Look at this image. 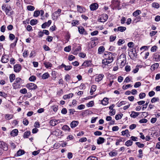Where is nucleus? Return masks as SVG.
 <instances>
[{"instance_id": "nucleus-43", "label": "nucleus", "mask_w": 160, "mask_h": 160, "mask_svg": "<svg viewBox=\"0 0 160 160\" xmlns=\"http://www.w3.org/2000/svg\"><path fill=\"white\" fill-rule=\"evenodd\" d=\"M111 63V62H109V61L107 59H106V58H105L102 60V63L103 64H104L105 65H108V64H109Z\"/></svg>"}, {"instance_id": "nucleus-47", "label": "nucleus", "mask_w": 160, "mask_h": 160, "mask_svg": "<svg viewBox=\"0 0 160 160\" xmlns=\"http://www.w3.org/2000/svg\"><path fill=\"white\" fill-rule=\"evenodd\" d=\"M94 104V102L92 101L89 102L86 104V106L88 107H92Z\"/></svg>"}, {"instance_id": "nucleus-62", "label": "nucleus", "mask_w": 160, "mask_h": 160, "mask_svg": "<svg viewBox=\"0 0 160 160\" xmlns=\"http://www.w3.org/2000/svg\"><path fill=\"white\" fill-rule=\"evenodd\" d=\"M23 124L26 126L28 124V121L26 118H24L22 122Z\"/></svg>"}, {"instance_id": "nucleus-33", "label": "nucleus", "mask_w": 160, "mask_h": 160, "mask_svg": "<svg viewBox=\"0 0 160 160\" xmlns=\"http://www.w3.org/2000/svg\"><path fill=\"white\" fill-rule=\"evenodd\" d=\"M30 132L28 131H27L25 132L23 135V138H27L30 135Z\"/></svg>"}, {"instance_id": "nucleus-41", "label": "nucleus", "mask_w": 160, "mask_h": 160, "mask_svg": "<svg viewBox=\"0 0 160 160\" xmlns=\"http://www.w3.org/2000/svg\"><path fill=\"white\" fill-rule=\"evenodd\" d=\"M13 115L12 114H6L5 115V118L7 120H10L12 118Z\"/></svg>"}, {"instance_id": "nucleus-8", "label": "nucleus", "mask_w": 160, "mask_h": 160, "mask_svg": "<svg viewBox=\"0 0 160 160\" xmlns=\"http://www.w3.org/2000/svg\"><path fill=\"white\" fill-rule=\"evenodd\" d=\"M9 57L7 55H2V57L1 61L2 63H6L9 61Z\"/></svg>"}, {"instance_id": "nucleus-52", "label": "nucleus", "mask_w": 160, "mask_h": 160, "mask_svg": "<svg viewBox=\"0 0 160 160\" xmlns=\"http://www.w3.org/2000/svg\"><path fill=\"white\" fill-rule=\"evenodd\" d=\"M52 79H53V80H55V79H56V74H57V72H56L54 71H53L52 72Z\"/></svg>"}, {"instance_id": "nucleus-11", "label": "nucleus", "mask_w": 160, "mask_h": 160, "mask_svg": "<svg viewBox=\"0 0 160 160\" xmlns=\"http://www.w3.org/2000/svg\"><path fill=\"white\" fill-rule=\"evenodd\" d=\"M104 75L102 74H101L98 75V76H97L95 78V81L98 82H99L102 79Z\"/></svg>"}, {"instance_id": "nucleus-5", "label": "nucleus", "mask_w": 160, "mask_h": 160, "mask_svg": "<svg viewBox=\"0 0 160 160\" xmlns=\"http://www.w3.org/2000/svg\"><path fill=\"white\" fill-rule=\"evenodd\" d=\"M21 80V79L20 78L18 77L16 78L15 81L12 84V86L14 89L17 88L20 86L19 83Z\"/></svg>"}, {"instance_id": "nucleus-54", "label": "nucleus", "mask_w": 160, "mask_h": 160, "mask_svg": "<svg viewBox=\"0 0 160 160\" xmlns=\"http://www.w3.org/2000/svg\"><path fill=\"white\" fill-rule=\"evenodd\" d=\"M40 15L39 10H36L34 12L33 16L34 17H38Z\"/></svg>"}, {"instance_id": "nucleus-50", "label": "nucleus", "mask_w": 160, "mask_h": 160, "mask_svg": "<svg viewBox=\"0 0 160 160\" xmlns=\"http://www.w3.org/2000/svg\"><path fill=\"white\" fill-rule=\"evenodd\" d=\"M159 100L158 98L154 97L151 100V102L152 103H154L157 101H159Z\"/></svg>"}, {"instance_id": "nucleus-26", "label": "nucleus", "mask_w": 160, "mask_h": 160, "mask_svg": "<svg viewBox=\"0 0 160 160\" xmlns=\"http://www.w3.org/2000/svg\"><path fill=\"white\" fill-rule=\"evenodd\" d=\"M96 89V86L95 85H92V87L90 91V93L91 95L93 94V92H94Z\"/></svg>"}, {"instance_id": "nucleus-61", "label": "nucleus", "mask_w": 160, "mask_h": 160, "mask_svg": "<svg viewBox=\"0 0 160 160\" xmlns=\"http://www.w3.org/2000/svg\"><path fill=\"white\" fill-rule=\"evenodd\" d=\"M128 45L129 48H133L134 46V44L132 42H130L128 43Z\"/></svg>"}, {"instance_id": "nucleus-14", "label": "nucleus", "mask_w": 160, "mask_h": 160, "mask_svg": "<svg viewBox=\"0 0 160 160\" xmlns=\"http://www.w3.org/2000/svg\"><path fill=\"white\" fill-rule=\"evenodd\" d=\"M98 4L96 3L92 4L90 6V8L91 10L94 11L97 9L98 8Z\"/></svg>"}, {"instance_id": "nucleus-63", "label": "nucleus", "mask_w": 160, "mask_h": 160, "mask_svg": "<svg viewBox=\"0 0 160 160\" xmlns=\"http://www.w3.org/2000/svg\"><path fill=\"white\" fill-rule=\"evenodd\" d=\"M148 120L146 119H142L140 120L139 122L140 123H146L148 122Z\"/></svg>"}, {"instance_id": "nucleus-23", "label": "nucleus", "mask_w": 160, "mask_h": 160, "mask_svg": "<svg viewBox=\"0 0 160 160\" xmlns=\"http://www.w3.org/2000/svg\"><path fill=\"white\" fill-rule=\"evenodd\" d=\"M18 131L17 129H15L12 131L10 133L11 135L13 137L16 136L18 135Z\"/></svg>"}, {"instance_id": "nucleus-1", "label": "nucleus", "mask_w": 160, "mask_h": 160, "mask_svg": "<svg viewBox=\"0 0 160 160\" xmlns=\"http://www.w3.org/2000/svg\"><path fill=\"white\" fill-rule=\"evenodd\" d=\"M113 53L108 52H105L103 55V57L107 59L109 61V62H112L113 60V57L114 56V54Z\"/></svg>"}, {"instance_id": "nucleus-32", "label": "nucleus", "mask_w": 160, "mask_h": 160, "mask_svg": "<svg viewBox=\"0 0 160 160\" xmlns=\"http://www.w3.org/2000/svg\"><path fill=\"white\" fill-rule=\"evenodd\" d=\"M108 98H105L103 100H102V105H106L108 103Z\"/></svg>"}, {"instance_id": "nucleus-48", "label": "nucleus", "mask_w": 160, "mask_h": 160, "mask_svg": "<svg viewBox=\"0 0 160 160\" xmlns=\"http://www.w3.org/2000/svg\"><path fill=\"white\" fill-rule=\"evenodd\" d=\"M49 123L50 125L53 126H54L57 124L55 119L51 120L50 121Z\"/></svg>"}, {"instance_id": "nucleus-55", "label": "nucleus", "mask_w": 160, "mask_h": 160, "mask_svg": "<svg viewBox=\"0 0 160 160\" xmlns=\"http://www.w3.org/2000/svg\"><path fill=\"white\" fill-rule=\"evenodd\" d=\"M36 77L34 75H32L29 78V79L30 81L34 82L36 80Z\"/></svg>"}, {"instance_id": "nucleus-10", "label": "nucleus", "mask_w": 160, "mask_h": 160, "mask_svg": "<svg viewBox=\"0 0 160 160\" xmlns=\"http://www.w3.org/2000/svg\"><path fill=\"white\" fill-rule=\"evenodd\" d=\"M21 65L19 64H16L14 66V70L16 72H19L21 70Z\"/></svg>"}, {"instance_id": "nucleus-6", "label": "nucleus", "mask_w": 160, "mask_h": 160, "mask_svg": "<svg viewBox=\"0 0 160 160\" xmlns=\"http://www.w3.org/2000/svg\"><path fill=\"white\" fill-rule=\"evenodd\" d=\"M62 10L58 9V10L55 12L52 15V18L53 19H56L60 16L59 14L61 13Z\"/></svg>"}, {"instance_id": "nucleus-40", "label": "nucleus", "mask_w": 160, "mask_h": 160, "mask_svg": "<svg viewBox=\"0 0 160 160\" xmlns=\"http://www.w3.org/2000/svg\"><path fill=\"white\" fill-rule=\"evenodd\" d=\"M62 130L64 131H67V130L68 131H70V128L67 125H64L62 128Z\"/></svg>"}, {"instance_id": "nucleus-29", "label": "nucleus", "mask_w": 160, "mask_h": 160, "mask_svg": "<svg viewBox=\"0 0 160 160\" xmlns=\"http://www.w3.org/2000/svg\"><path fill=\"white\" fill-rule=\"evenodd\" d=\"M105 48L103 46H100V47L98 50V53L99 54H101L104 51Z\"/></svg>"}, {"instance_id": "nucleus-27", "label": "nucleus", "mask_w": 160, "mask_h": 160, "mask_svg": "<svg viewBox=\"0 0 160 160\" xmlns=\"http://www.w3.org/2000/svg\"><path fill=\"white\" fill-rule=\"evenodd\" d=\"M78 30L79 32L81 34H85L86 32L85 29L83 27H81L78 28Z\"/></svg>"}, {"instance_id": "nucleus-24", "label": "nucleus", "mask_w": 160, "mask_h": 160, "mask_svg": "<svg viewBox=\"0 0 160 160\" xmlns=\"http://www.w3.org/2000/svg\"><path fill=\"white\" fill-rule=\"evenodd\" d=\"M45 67L47 68H51L52 66V64L49 62L45 61L44 63Z\"/></svg>"}, {"instance_id": "nucleus-39", "label": "nucleus", "mask_w": 160, "mask_h": 160, "mask_svg": "<svg viewBox=\"0 0 160 160\" xmlns=\"http://www.w3.org/2000/svg\"><path fill=\"white\" fill-rule=\"evenodd\" d=\"M152 7L155 8H158L159 7V4L156 2H154L152 4Z\"/></svg>"}, {"instance_id": "nucleus-31", "label": "nucleus", "mask_w": 160, "mask_h": 160, "mask_svg": "<svg viewBox=\"0 0 160 160\" xmlns=\"http://www.w3.org/2000/svg\"><path fill=\"white\" fill-rule=\"evenodd\" d=\"M50 76L48 72L44 73L42 76V79H45L48 78Z\"/></svg>"}, {"instance_id": "nucleus-21", "label": "nucleus", "mask_w": 160, "mask_h": 160, "mask_svg": "<svg viewBox=\"0 0 160 160\" xmlns=\"http://www.w3.org/2000/svg\"><path fill=\"white\" fill-rule=\"evenodd\" d=\"M92 65L91 61L90 60L86 61L82 64V66L85 67H89Z\"/></svg>"}, {"instance_id": "nucleus-12", "label": "nucleus", "mask_w": 160, "mask_h": 160, "mask_svg": "<svg viewBox=\"0 0 160 160\" xmlns=\"http://www.w3.org/2000/svg\"><path fill=\"white\" fill-rule=\"evenodd\" d=\"M11 8L10 6H9V8H7L5 11H4L6 14L8 16H11L13 15L14 13V12L13 11H10V10L9 9H11Z\"/></svg>"}, {"instance_id": "nucleus-44", "label": "nucleus", "mask_w": 160, "mask_h": 160, "mask_svg": "<svg viewBox=\"0 0 160 160\" xmlns=\"http://www.w3.org/2000/svg\"><path fill=\"white\" fill-rule=\"evenodd\" d=\"M38 22L36 19H32L30 22V24L31 25L33 26L36 24Z\"/></svg>"}, {"instance_id": "nucleus-64", "label": "nucleus", "mask_w": 160, "mask_h": 160, "mask_svg": "<svg viewBox=\"0 0 160 160\" xmlns=\"http://www.w3.org/2000/svg\"><path fill=\"white\" fill-rule=\"evenodd\" d=\"M112 111L109 112V114L111 116H113L115 114L116 111L115 109L112 110Z\"/></svg>"}, {"instance_id": "nucleus-3", "label": "nucleus", "mask_w": 160, "mask_h": 160, "mask_svg": "<svg viewBox=\"0 0 160 160\" xmlns=\"http://www.w3.org/2000/svg\"><path fill=\"white\" fill-rule=\"evenodd\" d=\"M8 149V145L7 144L4 143L3 142L0 141V155L2 154V150L7 151Z\"/></svg>"}, {"instance_id": "nucleus-51", "label": "nucleus", "mask_w": 160, "mask_h": 160, "mask_svg": "<svg viewBox=\"0 0 160 160\" xmlns=\"http://www.w3.org/2000/svg\"><path fill=\"white\" fill-rule=\"evenodd\" d=\"M135 144L138 146V147L139 148H143L144 146V144L143 143H141L139 142H137L135 143Z\"/></svg>"}, {"instance_id": "nucleus-13", "label": "nucleus", "mask_w": 160, "mask_h": 160, "mask_svg": "<svg viewBox=\"0 0 160 160\" xmlns=\"http://www.w3.org/2000/svg\"><path fill=\"white\" fill-rule=\"evenodd\" d=\"M60 68H64V70L65 71H69L72 69V66H66L63 63H62V64L60 66Z\"/></svg>"}, {"instance_id": "nucleus-28", "label": "nucleus", "mask_w": 160, "mask_h": 160, "mask_svg": "<svg viewBox=\"0 0 160 160\" xmlns=\"http://www.w3.org/2000/svg\"><path fill=\"white\" fill-rule=\"evenodd\" d=\"M141 13V11L139 10H137L136 11L134 12L133 13L132 15L135 17L138 16Z\"/></svg>"}, {"instance_id": "nucleus-22", "label": "nucleus", "mask_w": 160, "mask_h": 160, "mask_svg": "<svg viewBox=\"0 0 160 160\" xmlns=\"http://www.w3.org/2000/svg\"><path fill=\"white\" fill-rule=\"evenodd\" d=\"M122 135V136H125L127 137L130 136L129 134V132L128 129H126L124 131H123L121 132Z\"/></svg>"}, {"instance_id": "nucleus-42", "label": "nucleus", "mask_w": 160, "mask_h": 160, "mask_svg": "<svg viewBox=\"0 0 160 160\" xmlns=\"http://www.w3.org/2000/svg\"><path fill=\"white\" fill-rule=\"evenodd\" d=\"M10 81L11 82H12L15 78V75L13 74H11L9 77Z\"/></svg>"}, {"instance_id": "nucleus-30", "label": "nucleus", "mask_w": 160, "mask_h": 160, "mask_svg": "<svg viewBox=\"0 0 160 160\" xmlns=\"http://www.w3.org/2000/svg\"><path fill=\"white\" fill-rule=\"evenodd\" d=\"M139 115V113L138 112H136L134 111H132V113L130 115L131 117L133 118H135L136 117L138 116Z\"/></svg>"}, {"instance_id": "nucleus-9", "label": "nucleus", "mask_w": 160, "mask_h": 160, "mask_svg": "<svg viewBox=\"0 0 160 160\" xmlns=\"http://www.w3.org/2000/svg\"><path fill=\"white\" fill-rule=\"evenodd\" d=\"M135 51H134L133 49H131L132 54L131 56H130V58L132 60H134L135 59L137 58V55L135 49Z\"/></svg>"}, {"instance_id": "nucleus-46", "label": "nucleus", "mask_w": 160, "mask_h": 160, "mask_svg": "<svg viewBox=\"0 0 160 160\" xmlns=\"http://www.w3.org/2000/svg\"><path fill=\"white\" fill-rule=\"evenodd\" d=\"M122 116L123 114L122 113L117 114L115 116V118L116 120H118L121 119L122 118Z\"/></svg>"}, {"instance_id": "nucleus-36", "label": "nucleus", "mask_w": 160, "mask_h": 160, "mask_svg": "<svg viewBox=\"0 0 160 160\" xmlns=\"http://www.w3.org/2000/svg\"><path fill=\"white\" fill-rule=\"evenodd\" d=\"M132 143H133V142L132 140H129L125 142V144L126 146H127L128 147H129V146H131L132 145Z\"/></svg>"}, {"instance_id": "nucleus-49", "label": "nucleus", "mask_w": 160, "mask_h": 160, "mask_svg": "<svg viewBox=\"0 0 160 160\" xmlns=\"http://www.w3.org/2000/svg\"><path fill=\"white\" fill-rule=\"evenodd\" d=\"M98 158L97 157L94 156H90L88 157L86 160H98Z\"/></svg>"}, {"instance_id": "nucleus-4", "label": "nucleus", "mask_w": 160, "mask_h": 160, "mask_svg": "<svg viewBox=\"0 0 160 160\" xmlns=\"http://www.w3.org/2000/svg\"><path fill=\"white\" fill-rule=\"evenodd\" d=\"M108 18V16L107 14L103 13L99 16L98 20L101 22H104L107 20Z\"/></svg>"}, {"instance_id": "nucleus-58", "label": "nucleus", "mask_w": 160, "mask_h": 160, "mask_svg": "<svg viewBox=\"0 0 160 160\" xmlns=\"http://www.w3.org/2000/svg\"><path fill=\"white\" fill-rule=\"evenodd\" d=\"M141 85V83L140 82H137L135 83L134 87L135 88H138Z\"/></svg>"}, {"instance_id": "nucleus-34", "label": "nucleus", "mask_w": 160, "mask_h": 160, "mask_svg": "<svg viewBox=\"0 0 160 160\" xmlns=\"http://www.w3.org/2000/svg\"><path fill=\"white\" fill-rule=\"evenodd\" d=\"M159 64L158 63H156L153 64L151 66V69H153V70H155L156 69L158 68L159 66Z\"/></svg>"}, {"instance_id": "nucleus-37", "label": "nucleus", "mask_w": 160, "mask_h": 160, "mask_svg": "<svg viewBox=\"0 0 160 160\" xmlns=\"http://www.w3.org/2000/svg\"><path fill=\"white\" fill-rule=\"evenodd\" d=\"M25 153V152L24 150H20L18 151L17 152V156H20L23 154Z\"/></svg>"}, {"instance_id": "nucleus-35", "label": "nucleus", "mask_w": 160, "mask_h": 160, "mask_svg": "<svg viewBox=\"0 0 160 160\" xmlns=\"http://www.w3.org/2000/svg\"><path fill=\"white\" fill-rule=\"evenodd\" d=\"M126 29L125 27L120 26L118 28V31L121 32H123L125 31Z\"/></svg>"}, {"instance_id": "nucleus-60", "label": "nucleus", "mask_w": 160, "mask_h": 160, "mask_svg": "<svg viewBox=\"0 0 160 160\" xmlns=\"http://www.w3.org/2000/svg\"><path fill=\"white\" fill-rule=\"evenodd\" d=\"M85 108V106L83 104H81L77 107V108L79 110H82Z\"/></svg>"}, {"instance_id": "nucleus-59", "label": "nucleus", "mask_w": 160, "mask_h": 160, "mask_svg": "<svg viewBox=\"0 0 160 160\" xmlns=\"http://www.w3.org/2000/svg\"><path fill=\"white\" fill-rule=\"evenodd\" d=\"M70 38V34L68 32L66 33L65 36V38L66 40H69Z\"/></svg>"}, {"instance_id": "nucleus-7", "label": "nucleus", "mask_w": 160, "mask_h": 160, "mask_svg": "<svg viewBox=\"0 0 160 160\" xmlns=\"http://www.w3.org/2000/svg\"><path fill=\"white\" fill-rule=\"evenodd\" d=\"M26 87L30 90H35L37 88V85L32 83H28L26 85Z\"/></svg>"}, {"instance_id": "nucleus-25", "label": "nucleus", "mask_w": 160, "mask_h": 160, "mask_svg": "<svg viewBox=\"0 0 160 160\" xmlns=\"http://www.w3.org/2000/svg\"><path fill=\"white\" fill-rule=\"evenodd\" d=\"M73 94L72 93H70L67 95H65L63 96V99H67L70 98H72L73 96Z\"/></svg>"}, {"instance_id": "nucleus-53", "label": "nucleus", "mask_w": 160, "mask_h": 160, "mask_svg": "<svg viewBox=\"0 0 160 160\" xmlns=\"http://www.w3.org/2000/svg\"><path fill=\"white\" fill-rule=\"evenodd\" d=\"M27 8L28 10L30 11H33L35 9L34 7L31 5L28 6L27 7Z\"/></svg>"}, {"instance_id": "nucleus-16", "label": "nucleus", "mask_w": 160, "mask_h": 160, "mask_svg": "<svg viewBox=\"0 0 160 160\" xmlns=\"http://www.w3.org/2000/svg\"><path fill=\"white\" fill-rule=\"evenodd\" d=\"M126 56L125 54L122 53L119 56V58L121 59V64L124 62V61H126Z\"/></svg>"}, {"instance_id": "nucleus-19", "label": "nucleus", "mask_w": 160, "mask_h": 160, "mask_svg": "<svg viewBox=\"0 0 160 160\" xmlns=\"http://www.w3.org/2000/svg\"><path fill=\"white\" fill-rule=\"evenodd\" d=\"M79 122L78 121H73L70 124V126L72 128L76 127L78 124Z\"/></svg>"}, {"instance_id": "nucleus-57", "label": "nucleus", "mask_w": 160, "mask_h": 160, "mask_svg": "<svg viewBox=\"0 0 160 160\" xmlns=\"http://www.w3.org/2000/svg\"><path fill=\"white\" fill-rule=\"evenodd\" d=\"M17 41H15L14 42L11 43L10 44V48H14L15 46H16V43H17Z\"/></svg>"}, {"instance_id": "nucleus-56", "label": "nucleus", "mask_w": 160, "mask_h": 160, "mask_svg": "<svg viewBox=\"0 0 160 160\" xmlns=\"http://www.w3.org/2000/svg\"><path fill=\"white\" fill-rule=\"evenodd\" d=\"M145 96L146 94L144 92L141 93L139 95V98L140 99L143 98L145 97Z\"/></svg>"}, {"instance_id": "nucleus-15", "label": "nucleus", "mask_w": 160, "mask_h": 160, "mask_svg": "<svg viewBox=\"0 0 160 160\" xmlns=\"http://www.w3.org/2000/svg\"><path fill=\"white\" fill-rule=\"evenodd\" d=\"M52 23V21L49 20L47 22H45L42 25V28H45L46 27H49Z\"/></svg>"}, {"instance_id": "nucleus-17", "label": "nucleus", "mask_w": 160, "mask_h": 160, "mask_svg": "<svg viewBox=\"0 0 160 160\" xmlns=\"http://www.w3.org/2000/svg\"><path fill=\"white\" fill-rule=\"evenodd\" d=\"M77 11L80 13H83L85 10V8H83L82 6L79 5L77 6Z\"/></svg>"}, {"instance_id": "nucleus-2", "label": "nucleus", "mask_w": 160, "mask_h": 160, "mask_svg": "<svg viewBox=\"0 0 160 160\" xmlns=\"http://www.w3.org/2000/svg\"><path fill=\"white\" fill-rule=\"evenodd\" d=\"M120 1L118 0L112 1L111 2V5L112 9H115L120 10L121 9L120 8Z\"/></svg>"}, {"instance_id": "nucleus-38", "label": "nucleus", "mask_w": 160, "mask_h": 160, "mask_svg": "<svg viewBox=\"0 0 160 160\" xmlns=\"http://www.w3.org/2000/svg\"><path fill=\"white\" fill-rule=\"evenodd\" d=\"M94 41H92L88 43V47H91V48H92L96 46L95 42H94Z\"/></svg>"}, {"instance_id": "nucleus-45", "label": "nucleus", "mask_w": 160, "mask_h": 160, "mask_svg": "<svg viewBox=\"0 0 160 160\" xmlns=\"http://www.w3.org/2000/svg\"><path fill=\"white\" fill-rule=\"evenodd\" d=\"M118 154V152L116 151H111L109 153L110 156L112 157L117 155Z\"/></svg>"}, {"instance_id": "nucleus-20", "label": "nucleus", "mask_w": 160, "mask_h": 160, "mask_svg": "<svg viewBox=\"0 0 160 160\" xmlns=\"http://www.w3.org/2000/svg\"><path fill=\"white\" fill-rule=\"evenodd\" d=\"M153 59L156 62L160 61V55L158 53H155L153 56Z\"/></svg>"}, {"instance_id": "nucleus-18", "label": "nucleus", "mask_w": 160, "mask_h": 160, "mask_svg": "<svg viewBox=\"0 0 160 160\" xmlns=\"http://www.w3.org/2000/svg\"><path fill=\"white\" fill-rule=\"evenodd\" d=\"M105 140L103 138L100 137L97 139V143L98 145L102 144Z\"/></svg>"}]
</instances>
